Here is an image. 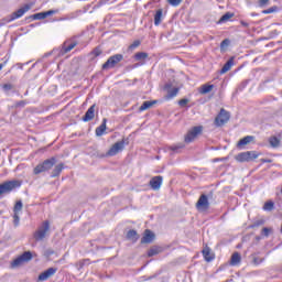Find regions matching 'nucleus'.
Returning a JSON list of instances; mask_svg holds the SVG:
<instances>
[{"label":"nucleus","instance_id":"1","mask_svg":"<svg viewBox=\"0 0 282 282\" xmlns=\"http://www.w3.org/2000/svg\"><path fill=\"white\" fill-rule=\"evenodd\" d=\"M54 164H56V158H51L45 160L44 162L37 164L34 170L33 173L34 175H40V173H45V171H50Z\"/></svg>","mask_w":282,"mask_h":282},{"label":"nucleus","instance_id":"2","mask_svg":"<svg viewBox=\"0 0 282 282\" xmlns=\"http://www.w3.org/2000/svg\"><path fill=\"white\" fill-rule=\"evenodd\" d=\"M21 182L19 181H7L0 184V197L2 195H8L14 191V188H20Z\"/></svg>","mask_w":282,"mask_h":282},{"label":"nucleus","instance_id":"3","mask_svg":"<svg viewBox=\"0 0 282 282\" xmlns=\"http://www.w3.org/2000/svg\"><path fill=\"white\" fill-rule=\"evenodd\" d=\"M203 131H204V126H195L191 128L187 134L185 135L186 144H191V142H194L195 138H197V135H202Z\"/></svg>","mask_w":282,"mask_h":282},{"label":"nucleus","instance_id":"4","mask_svg":"<svg viewBox=\"0 0 282 282\" xmlns=\"http://www.w3.org/2000/svg\"><path fill=\"white\" fill-rule=\"evenodd\" d=\"M50 231V220H45L40 228L34 232L35 241H43Z\"/></svg>","mask_w":282,"mask_h":282},{"label":"nucleus","instance_id":"5","mask_svg":"<svg viewBox=\"0 0 282 282\" xmlns=\"http://www.w3.org/2000/svg\"><path fill=\"white\" fill-rule=\"evenodd\" d=\"M28 261H32V252L31 251H24L21 256H19L17 259H14L11 262V268H19L23 265V263H28Z\"/></svg>","mask_w":282,"mask_h":282},{"label":"nucleus","instance_id":"6","mask_svg":"<svg viewBox=\"0 0 282 282\" xmlns=\"http://www.w3.org/2000/svg\"><path fill=\"white\" fill-rule=\"evenodd\" d=\"M257 158H259V153H257V151H247L236 155L235 160L237 162H252V160H257Z\"/></svg>","mask_w":282,"mask_h":282},{"label":"nucleus","instance_id":"7","mask_svg":"<svg viewBox=\"0 0 282 282\" xmlns=\"http://www.w3.org/2000/svg\"><path fill=\"white\" fill-rule=\"evenodd\" d=\"M124 58V56L122 54H116L110 56L107 62L102 65V69H111L113 67H116L118 65V63H120V61H122Z\"/></svg>","mask_w":282,"mask_h":282},{"label":"nucleus","instance_id":"8","mask_svg":"<svg viewBox=\"0 0 282 282\" xmlns=\"http://www.w3.org/2000/svg\"><path fill=\"white\" fill-rule=\"evenodd\" d=\"M228 120H230V112L223 108L215 119V124L216 127H224Z\"/></svg>","mask_w":282,"mask_h":282},{"label":"nucleus","instance_id":"9","mask_svg":"<svg viewBox=\"0 0 282 282\" xmlns=\"http://www.w3.org/2000/svg\"><path fill=\"white\" fill-rule=\"evenodd\" d=\"M124 139H122L121 141L116 142L107 152V155H109L110 158H113V155H118V153H120V151H124Z\"/></svg>","mask_w":282,"mask_h":282},{"label":"nucleus","instance_id":"10","mask_svg":"<svg viewBox=\"0 0 282 282\" xmlns=\"http://www.w3.org/2000/svg\"><path fill=\"white\" fill-rule=\"evenodd\" d=\"M196 208L197 210H208V208H210V203H208V196H206V194L199 196Z\"/></svg>","mask_w":282,"mask_h":282},{"label":"nucleus","instance_id":"11","mask_svg":"<svg viewBox=\"0 0 282 282\" xmlns=\"http://www.w3.org/2000/svg\"><path fill=\"white\" fill-rule=\"evenodd\" d=\"M56 272H58V269L48 268L47 270H45L44 272H42L39 275L37 281H40V282L47 281V279H51V276H54V274H56Z\"/></svg>","mask_w":282,"mask_h":282},{"label":"nucleus","instance_id":"12","mask_svg":"<svg viewBox=\"0 0 282 282\" xmlns=\"http://www.w3.org/2000/svg\"><path fill=\"white\" fill-rule=\"evenodd\" d=\"M96 118V104L90 106L83 117L84 122H91Z\"/></svg>","mask_w":282,"mask_h":282},{"label":"nucleus","instance_id":"13","mask_svg":"<svg viewBox=\"0 0 282 282\" xmlns=\"http://www.w3.org/2000/svg\"><path fill=\"white\" fill-rule=\"evenodd\" d=\"M30 8L31 7L29 4L20 8L18 11H15L11 14V18L9 21H15V19H21V17H23V14H25V12H29Z\"/></svg>","mask_w":282,"mask_h":282},{"label":"nucleus","instance_id":"14","mask_svg":"<svg viewBox=\"0 0 282 282\" xmlns=\"http://www.w3.org/2000/svg\"><path fill=\"white\" fill-rule=\"evenodd\" d=\"M163 177L162 176H154L150 180V186L152 191H160L162 187Z\"/></svg>","mask_w":282,"mask_h":282},{"label":"nucleus","instance_id":"15","mask_svg":"<svg viewBox=\"0 0 282 282\" xmlns=\"http://www.w3.org/2000/svg\"><path fill=\"white\" fill-rule=\"evenodd\" d=\"M76 47V43L64 42L62 48L59 50L58 56H65V54L72 52Z\"/></svg>","mask_w":282,"mask_h":282},{"label":"nucleus","instance_id":"16","mask_svg":"<svg viewBox=\"0 0 282 282\" xmlns=\"http://www.w3.org/2000/svg\"><path fill=\"white\" fill-rule=\"evenodd\" d=\"M154 239H155V234H153V231H151L150 229H147L141 239V243H153Z\"/></svg>","mask_w":282,"mask_h":282},{"label":"nucleus","instance_id":"17","mask_svg":"<svg viewBox=\"0 0 282 282\" xmlns=\"http://www.w3.org/2000/svg\"><path fill=\"white\" fill-rule=\"evenodd\" d=\"M105 131H107V118L102 119V122L99 127L96 128L95 133L97 138L105 135Z\"/></svg>","mask_w":282,"mask_h":282},{"label":"nucleus","instance_id":"18","mask_svg":"<svg viewBox=\"0 0 282 282\" xmlns=\"http://www.w3.org/2000/svg\"><path fill=\"white\" fill-rule=\"evenodd\" d=\"M165 89L167 90V95H166L167 100H171V98H175V96H177V94L180 93V88L171 89V84H166Z\"/></svg>","mask_w":282,"mask_h":282},{"label":"nucleus","instance_id":"19","mask_svg":"<svg viewBox=\"0 0 282 282\" xmlns=\"http://www.w3.org/2000/svg\"><path fill=\"white\" fill-rule=\"evenodd\" d=\"M232 65H235V57L229 58L223 68L220 69V74H227V72H230L232 69Z\"/></svg>","mask_w":282,"mask_h":282},{"label":"nucleus","instance_id":"20","mask_svg":"<svg viewBox=\"0 0 282 282\" xmlns=\"http://www.w3.org/2000/svg\"><path fill=\"white\" fill-rule=\"evenodd\" d=\"M203 257H204L205 261H207V263H210V261H213L215 259V254L213 253V251H210V249L208 247H205L203 249Z\"/></svg>","mask_w":282,"mask_h":282},{"label":"nucleus","instance_id":"21","mask_svg":"<svg viewBox=\"0 0 282 282\" xmlns=\"http://www.w3.org/2000/svg\"><path fill=\"white\" fill-rule=\"evenodd\" d=\"M63 169H65V165L63 163L55 165V167L53 169V171L51 173V177H58V175H61V173H63Z\"/></svg>","mask_w":282,"mask_h":282},{"label":"nucleus","instance_id":"22","mask_svg":"<svg viewBox=\"0 0 282 282\" xmlns=\"http://www.w3.org/2000/svg\"><path fill=\"white\" fill-rule=\"evenodd\" d=\"M252 265H261L263 261H265V258L259 257L257 253H253L250 256Z\"/></svg>","mask_w":282,"mask_h":282},{"label":"nucleus","instance_id":"23","mask_svg":"<svg viewBox=\"0 0 282 282\" xmlns=\"http://www.w3.org/2000/svg\"><path fill=\"white\" fill-rule=\"evenodd\" d=\"M213 89H215V85L205 84L200 87L199 94L202 95L210 94Z\"/></svg>","mask_w":282,"mask_h":282},{"label":"nucleus","instance_id":"24","mask_svg":"<svg viewBox=\"0 0 282 282\" xmlns=\"http://www.w3.org/2000/svg\"><path fill=\"white\" fill-rule=\"evenodd\" d=\"M241 263V254L239 252H235L230 259V265H239Z\"/></svg>","mask_w":282,"mask_h":282},{"label":"nucleus","instance_id":"25","mask_svg":"<svg viewBox=\"0 0 282 282\" xmlns=\"http://www.w3.org/2000/svg\"><path fill=\"white\" fill-rule=\"evenodd\" d=\"M158 101L156 100H152V101H144L140 108L139 111H147V109H151V107H153V105H155Z\"/></svg>","mask_w":282,"mask_h":282},{"label":"nucleus","instance_id":"26","mask_svg":"<svg viewBox=\"0 0 282 282\" xmlns=\"http://www.w3.org/2000/svg\"><path fill=\"white\" fill-rule=\"evenodd\" d=\"M269 144L272 147V149H279V147H281V140H279L276 137H271L269 139Z\"/></svg>","mask_w":282,"mask_h":282},{"label":"nucleus","instance_id":"27","mask_svg":"<svg viewBox=\"0 0 282 282\" xmlns=\"http://www.w3.org/2000/svg\"><path fill=\"white\" fill-rule=\"evenodd\" d=\"M1 89L4 94H7V96H9L10 91H12V89H14V84H10V83L2 84Z\"/></svg>","mask_w":282,"mask_h":282},{"label":"nucleus","instance_id":"28","mask_svg":"<svg viewBox=\"0 0 282 282\" xmlns=\"http://www.w3.org/2000/svg\"><path fill=\"white\" fill-rule=\"evenodd\" d=\"M252 140H254V137H252V135H247V137L242 138V139L238 142V147H246V144H250V142H252Z\"/></svg>","mask_w":282,"mask_h":282},{"label":"nucleus","instance_id":"29","mask_svg":"<svg viewBox=\"0 0 282 282\" xmlns=\"http://www.w3.org/2000/svg\"><path fill=\"white\" fill-rule=\"evenodd\" d=\"M127 239H130L131 241H137L138 239H140V236H138V231L131 229L127 232Z\"/></svg>","mask_w":282,"mask_h":282},{"label":"nucleus","instance_id":"30","mask_svg":"<svg viewBox=\"0 0 282 282\" xmlns=\"http://www.w3.org/2000/svg\"><path fill=\"white\" fill-rule=\"evenodd\" d=\"M29 19H31L32 21H43V19H47V15L45 14V12H40L31 15Z\"/></svg>","mask_w":282,"mask_h":282},{"label":"nucleus","instance_id":"31","mask_svg":"<svg viewBox=\"0 0 282 282\" xmlns=\"http://www.w3.org/2000/svg\"><path fill=\"white\" fill-rule=\"evenodd\" d=\"M162 14H163V10L159 9L154 14V25H160V23H162Z\"/></svg>","mask_w":282,"mask_h":282},{"label":"nucleus","instance_id":"32","mask_svg":"<svg viewBox=\"0 0 282 282\" xmlns=\"http://www.w3.org/2000/svg\"><path fill=\"white\" fill-rule=\"evenodd\" d=\"M232 17H235V13L227 12L219 19L218 23H228V21L231 20Z\"/></svg>","mask_w":282,"mask_h":282},{"label":"nucleus","instance_id":"33","mask_svg":"<svg viewBox=\"0 0 282 282\" xmlns=\"http://www.w3.org/2000/svg\"><path fill=\"white\" fill-rule=\"evenodd\" d=\"M145 58H149V54L144 52H139L134 55L135 61H144Z\"/></svg>","mask_w":282,"mask_h":282},{"label":"nucleus","instance_id":"34","mask_svg":"<svg viewBox=\"0 0 282 282\" xmlns=\"http://www.w3.org/2000/svg\"><path fill=\"white\" fill-rule=\"evenodd\" d=\"M184 143H177L175 145L170 147V151H173V153H180V149H184Z\"/></svg>","mask_w":282,"mask_h":282},{"label":"nucleus","instance_id":"35","mask_svg":"<svg viewBox=\"0 0 282 282\" xmlns=\"http://www.w3.org/2000/svg\"><path fill=\"white\" fill-rule=\"evenodd\" d=\"M21 210H23V202L18 200V202L15 203V205H14L13 212H14L15 214H19V213H21Z\"/></svg>","mask_w":282,"mask_h":282},{"label":"nucleus","instance_id":"36","mask_svg":"<svg viewBox=\"0 0 282 282\" xmlns=\"http://www.w3.org/2000/svg\"><path fill=\"white\" fill-rule=\"evenodd\" d=\"M263 210H268V212L274 210V202L269 200V202L264 203Z\"/></svg>","mask_w":282,"mask_h":282},{"label":"nucleus","instance_id":"37","mask_svg":"<svg viewBox=\"0 0 282 282\" xmlns=\"http://www.w3.org/2000/svg\"><path fill=\"white\" fill-rule=\"evenodd\" d=\"M183 0H167V3L172 6L173 8H177V6L182 4Z\"/></svg>","mask_w":282,"mask_h":282},{"label":"nucleus","instance_id":"38","mask_svg":"<svg viewBox=\"0 0 282 282\" xmlns=\"http://www.w3.org/2000/svg\"><path fill=\"white\" fill-rule=\"evenodd\" d=\"M25 105H28V100H20L15 102V108L17 109H23V107H25Z\"/></svg>","mask_w":282,"mask_h":282},{"label":"nucleus","instance_id":"39","mask_svg":"<svg viewBox=\"0 0 282 282\" xmlns=\"http://www.w3.org/2000/svg\"><path fill=\"white\" fill-rule=\"evenodd\" d=\"M263 224H265L264 220L260 219V220H256L250 228H259V226H263Z\"/></svg>","mask_w":282,"mask_h":282},{"label":"nucleus","instance_id":"40","mask_svg":"<svg viewBox=\"0 0 282 282\" xmlns=\"http://www.w3.org/2000/svg\"><path fill=\"white\" fill-rule=\"evenodd\" d=\"M160 250L158 248H152L148 251V257H155V254H159Z\"/></svg>","mask_w":282,"mask_h":282},{"label":"nucleus","instance_id":"41","mask_svg":"<svg viewBox=\"0 0 282 282\" xmlns=\"http://www.w3.org/2000/svg\"><path fill=\"white\" fill-rule=\"evenodd\" d=\"M102 54V51L100 50V47H96L93 52L91 55L96 57L100 56Z\"/></svg>","mask_w":282,"mask_h":282},{"label":"nucleus","instance_id":"42","mask_svg":"<svg viewBox=\"0 0 282 282\" xmlns=\"http://www.w3.org/2000/svg\"><path fill=\"white\" fill-rule=\"evenodd\" d=\"M137 47H140V40H135V41L129 46V50H135Z\"/></svg>","mask_w":282,"mask_h":282},{"label":"nucleus","instance_id":"43","mask_svg":"<svg viewBox=\"0 0 282 282\" xmlns=\"http://www.w3.org/2000/svg\"><path fill=\"white\" fill-rule=\"evenodd\" d=\"M272 231V228H268V227H264L263 229H262V235L264 236V237H270V232Z\"/></svg>","mask_w":282,"mask_h":282},{"label":"nucleus","instance_id":"44","mask_svg":"<svg viewBox=\"0 0 282 282\" xmlns=\"http://www.w3.org/2000/svg\"><path fill=\"white\" fill-rule=\"evenodd\" d=\"M270 3V0H259V8H265Z\"/></svg>","mask_w":282,"mask_h":282},{"label":"nucleus","instance_id":"45","mask_svg":"<svg viewBox=\"0 0 282 282\" xmlns=\"http://www.w3.org/2000/svg\"><path fill=\"white\" fill-rule=\"evenodd\" d=\"M20 217L19 214L14 213L13 215V224L14 226H19Z\"/></svg>","mask_w":282,"mask_h":282},{"label":"nucleus","instance_id":"46","mask_svg":"<svg viewBox=\"0 0 282 282\" xmlns=\"http://www.w3.org/2000/svg\"><path fill=\"white\" fill-rule=\"evenodd\" d=\"M189 102L188 99L184 98L178 101L180 107H186V105Z\"/></svg>","mask_w":282,"mask_h":282},{"label":"nucleus","instance_id":"47","mask_svg":"<svg viewBox=\"0 0 282 282\" xmlns=\"http://www.w3.org/2000/svg\"><path fill=\"white\" fill-rule=\"evenodd\" d=\"M230 45V40L226 39L220 43V47H228Z\"/></svg>","mask_w":282,"mask_h":282},{"label":"nucleus","instance_id":"48","mask_svg":"<svg viewBox=\"0 0 282 282\" xmlns=\"http://www.w3.org/2000/svg\"><path fill=\"white\" fill-rule=\"evenodd\" d=\"M56 10H48V11H45L44 13L46 14V18L47 17H52L53 14H56Z\"/></svg>","mask_w":282,"mask_h":282},{"label":"nucleus","instance_id":"49","mask_svg":"<svg viewBox=\"0 0 282 282\" xmlns=\"http://www.w3.org/2000/svg\"><path fill=\"white\" fill-rule=\"evenodd\" d=\"M272 12H274V9H268L263 11V14H272Z\"/></svg>","mask_w":282,"mask_h":282},{"label":"nucleus","instance_id":"50","mask_svg":"<svg viewBox=\"0 0 282 282\" xmlns=\"http://www.w3.org/2000/svg\"><path fill=\"white\" fill-rule=\"evenodd\" d=\"M240 23L243 28H250V24L246 21H240Z\"/></svg>","mask_w":282,"mask_h":282},{"label":"nucleus","instance_id":"51","mask_svg":"<svg viewBox=\"0 0 282 282\" xmlns=\"http://www.w3.org/2000/svg\"><path fill=\"white\" fill-rule=\"evenodd\" d=\"M262 162H263L264 164H270V162H272V160H270V159H262Z\"/></svg>","mask_w":282,"mask_h":282},{"label":"nucleus","instance_id":"52","mask_svg":"<svg viewBox=\"0 0 282 282\" xmlns=\"http://www.w3.org/2000/svg\"><path fill=\"white\" fill-rule=\"evenodd\" d=\"M6 67V63L0 64V72Z\"/></svg>","mask_w":282,"mask_h":282},{"label":"nucleus","instance_id":"53","mask_svg":"<svg viewBox=\"0 0 282 282\" xmlns=\"http://www.w3.org/2000/svg\"><path fill=\"white\" fill-rule=\"evenodd\" d=\"M251 17H257V13H251Z\"/></svg>","mask_w":282,"mask_h":282},{"label":"nucleus","instance_id":"54","mask_svg":"<svg viewBox=\"0 0 282 282\" xmlns=\"http://www.w3.org/2000/svg\"><path fill=\"white\" fill-rule=\"evenodd\" d=\"M50 254H54V251H50Z\"/></svg>","mask_w":282,"mask_h":282},{"label":"nucleus","instance_id":"55","mask_svg":"<svg viewBox=\"0 0 282 282\" xmlns=\"http://www.w3.org/2000/svg\"><path fill=\"white\" fill-rule=\"evenodd\" d=\"M50 254H54V251H50Z\"/></svg>","mask_w":282,"mask_h":282}]
</instances>
